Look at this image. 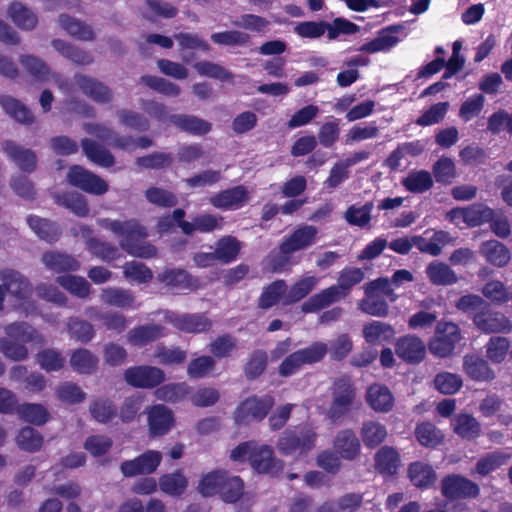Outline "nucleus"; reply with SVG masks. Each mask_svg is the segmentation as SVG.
<instances>
[{"instance_id":"nucleus-1","label":"nucleus","mask_w":512,"mask_h":512,"mask_svg":"<svg viewBox=\"0 0 512 512\" xmlns=\"http://www.w3.org/2000/svg\"><path fill=\"white\" fill-rule=\"evenodd\" d=\"M97 224L102 228L111 231L120 238L119 244L129 255L149 259L157 254V249L151 243L144 241L147 237L146 229L136 220L125 221L101 218Z\"/></svg>"},{"instance_id":"nucleus-2","label":"nucleus","mask_w":512,"mask_h":512,"mask_svg":"<svg viewBox=\"0 0 512 512\" xmlns=\"http://www.w3.org/2000/svg\"><path fill=\"white\" fill-rule=\"evenodd\" d=\"M364 279V272L360 268H346L340 272L336 285H332L305 301L301 310L304 313H313L345 298L352 287Z\"/></svg>"},{"instance_id":"nucleus-3","label":"nucleus","mask_w":512,"mask_h":512,"mask_svg":"<svg viewBox=\"0 0 512 512\" xmlns=\"http://www.w3.org/2000/svg\"><path fill=\"white\" fill-rule=\"evenodd\" d=\"M0 311L4 309V300L6 293H9L16 300L23 302L20 306L23 308L25 315L34 313L36 308L33 304L24 302L32 294V286L29 280L20 272L5 269L0 272Z\"/></svg>"},{"instance_id":"nucleus-4","label":"nucleus","mask_w":512,"mask_h":512,"mask_svg":"<svg viewBox=\"0 0 512 512\" xmlns=\"http://www.w3.org/2000/svg\"><path fill=\"white\" fill-rule=\"evenodd\" d=\"M318 235V229L313 225H302L286 236L280 244V252L283 256L271 259L274 271H281L288 262L287 256L294 252L305 250L312 246Z\"/></svg>"},{"instance_id":"nucleus-5","label":"nucleus","mask_w":512,"mask_h":512,"mask_svg":"<svg viewBox=\"0 0 512 512\" xmlns=\"http://www.w3.org/2000/svg\"><path fill=\"white\" fill-rule=\"evenodd\" d=\"M274 405V399L270 395L263 397L252 396L245 399L235 411V421L238 424H249L263 420Z\"/></svg>"},{"instance_id":"nucleus-6","label":"nucleus","mask_w":512,"mask_h":512,"mask_svg":"<svg viewBox=\"0 0 512 512\" xmlns=\"http://www.w3.org/2000/svg\"><path fill=\"white\" fill-rule=\"evenodd\" d=\"M460 339V331L456 324L439 322L436 326V335L429 342L428 348L437 357H447L453 352Z\"/></svg>"},{"instance_id":"nucleus-7","label":"nucleus","mask_w":512,"mask_h":512,"mask_svg":"<svg viewBox=\"0 0 512 512\" xmlns=\"http://www.w3.org/2000/svg\"><path fill=\"white\" fill-rule=\"evenodd\" d=\"M19 62L36 81H54L59 89L65 93H70L67 81H65L59 74L51 71L47 64L40 58L33 55H22Z\"/></svg>"},{"instance_id":"nucleus-8","label":"nucleus","mask_w":512,"mask_h":512,"mask_svg":"<svg viewBox=\"0 0 512 512\" xmlns=\"http://www.w3.org/2000/svg\"><path fill=\"white\" fill-rule=\"evenodd\" d=\"M473 322L479 330L486 334L512 331L511 320L501 312L491 311L488 304L474 314Z\"/></svg>"},{"instance_id":"nucleus-9","label":"nucleus","mask_w":512,"mask_h":512,"mask_svg":"<svg viewBox=\"0 0 512 512\" xmlns=\"http://www.w3.org/2000/svg\"><path fill=\"white\" fill-rule=\"evenodd\" d=\"M69 183L85 192L103 195L108 191V184L105 180L81 166H73L68 174Z\"/></svg>"},{"instance_id":"nucleus-10","label":"nucleus","mask_w":512,"mask_h":512,"mask_svg":"<svg viewBox=\"0 0 512 512\" xmlns=\"http://www.w3.org/2000/svg\"><path fill=\"white\" fill-rule=\"evenodd\" d=\"M355 398V390L347 377L338 379L334 384L333 403L329 410L331 419L336 420L348 412Z\"/></svg>"},{"instance_id":"nucleus-11","label":"nucleus","mask_w":512,"mask_h":512,"mask_svg":"<svg viewBox=\"0 0 512 512\" xmlns=\"http://www.w3.org/2000/svg\"><path fill=\"white\" fill-rule=\"evenodd\" d=\"M161 461L162 454L159 451L148 450L133 460L124 461L120 469L125 477L151 474L158 468Z\"/></svg>"},{"instance_id":"nucleus-12","label":"nucleus","mask_w":512,"mask_h":512,"mask_svg":"<svg viewBox=\"0 0 512 512\" xmlns=\"http://www.w3.org/2000/svg\"><path fill=\"white\" fill-rule=\"evenodd\" d=\"M125 380L128 384L140 388H152L165 379L164 372L154 366L130 367L125 371Z\"/></svg>"},{"instance_id":"nucleus-13","label":"nucleus","mask_w":512,"mask_h":512,"mask_svg":"<svg viewBox=\"0 0 512 512\" xmlns=\"http://www.w3.org/2000/svg\"><path fill=\"white\" fill-rule=\"evenodd\" d=\"M452 242L450 234L443 230H426L421 236H413L415 247L422 253L438 256L443 247Z\"/></svg>"},{"instance_id":"nucleus-14","label":"nucleus","mask_w":512,"mask_h":512,"mask_svg":"<svg viewBox=\"0 0 512 512\" xmlns=\"http://www.w3.org/2000/svg\"><path fill=\"white\" fill-rule=\"evenodd\" d=\"M316 433L311 429L303 430L299 435L296 432H284L279 439L278 448L284 454L295 451L306 452L315 446Z\"/></svg>"},{"instance_id":"nucleus-15","label":"nucleus","mask_w":512,"mask_h":512,"mask_svg":"<svg viewBox=\"0 0 512 512\" xmlns=\"http://www.w3.org/2000/svg\"><path fill=\"white\" fill-rule=\"evenodd\" d=\"M249 200V191L242 185L226 189L210 197V203L215 208L222 210H237Z\"/></svg>"},{"instance_id":"nucleus-16","label":"nucleus","mask_w":512,"mask_h":512,"mask_svg":"<svg viewBox=\"0 0 512 512\" xmlns=\"http://www.w3.org/2000/svg\"><path fill=\"white\" fill-rule=\"evenodd\" d=\"M442 493L450 499L476 497L479 487L476 483L459 475H450L442 480Z\"/></svg>"},{"instance_id":"nucleus-17","label":"nucleus","mask_w":512,"mask_h":512,"mask_svg":"<svg viewBox=\"0 0 512 512\" xmlns=\"http://www.w3.org/2000/svg\"><path fill=\"white\" fill-rule=\"evenodd\" d=\"M250 464L259 473L276 475L283 469L281 461L273 456V451L268 446L254 445L250 454Z\"/></svg>"},{"instance_id":"nucleus-18","label":"nucleus","mask_w":512,"mask_h":512,"mask_svg":"<svg viewBox=\"0 0 512 512\" xmlns=\"http://www.w3.org/2000/svg\"><path fill=\"white\" fill-rule=\"evenodd\" d=\"M395 352L405 362L416 364L424 359L426 346L420 338L414 335H406L396 342Z\"/></svg>"},{"instance_id":"nucleus-19","label":"nucleus","mask_w":512,"mask_h":512,"mask_svg":"<svg viewBox=\"0 0 512 512\" xmlns=\"http://www.w3.org/2000/svg\"><path fill=\"white\" fill-rule=\"evenodd\" d=\"M157 281L171 290H193L198 284L186 270L179 268L166 269L157 275Z\"/></svg>"},{"instance_id":"nucleus-20","label":"nucleus","mask_w":512,"mask_h":512,"mask_svg":"<svg viewBox=\"0 0 512 512\" xmlns=\"http://www.w3.org/2000/svg\"><path fill=\"white\" fill-rule=\"evenodd\" d=\"M149 431L152 436L166 434L174 424L172 411L164 405H155L147 410Z\"/></svg>"},{"instance_id":"nucleus-21","label":"nucleus","mask_w":512,"mask_h":512,"mask_svg":"<svg viewBox=\"0 0 512 512\" xmlns=\"http://www.w3.org/2000/svg\"><path fill=\"white\" fill-rule=\"evenodd\" d=\"M167 319L177 329L187 333H201L211 327V322L201 314H170Z\"/></svg>"},{"instance_id":"nucleus-22","label":"nucleus","mask_w":512,"mask_h":512,"mask_svg":"<svg viewBox=\"0 0 512 512\" xmlns=\"http://www.w3.org/2000/svg\"><path fill=\"white\" fill-rule=\"evenodd\" d=\"M366 402L374 411L387 413L394 406V397L388 387L376 383L368 387Z\"/></svg>"},{"instance_id":"nucleus-23","label":"nucleus","mask_w":512,"mask_h":512,"mask_svg":"<svg viewBox=\"0 0 512 512\" xmlns=\"http://www.w3.org/2000/svg\"><path fill=\"white\" fill-rule=\"evenodd\" d=\"M74 79L79 89L94 101L106 103L112 99L109 88L98 80L83 74H76Z\"/></svg>"},{"instance_id":"nucleus-24","label":"nucleus","mask_w":512,"mask_h":512,"mask_svg":"<svg viewBox=\"0 0 512 512\" xmlns=\"http://www.w3.org/2000/svg\"><path fill=\"white\" fill-rule=\"evenodd\" d=\"M333 447L335 451L345 460H354L360 454V441L350 429L341 430L337 433Z\"/></svg>"},{"instance_id":"nucleus-25","label":"nucleus","mask_w":512,"mask_h":512,"mask_svg":"<svg viewBox=\"0 0 512 512\" xmlns=\"http://www.w3.org/2000/svg\"><path fill=\"white\" fill-rule=\"evenodd\" d=\"M4 331L11 340L33 343L40 346L45 344L44 336L26 322H14L6 325Z\"/></svg>"},{"instance_id":"nucleus-26","label":"nucleus","mask_w":512,"mask_h":512,"mask_svg":"<svg viewBox=\"0 0 512 512\" xmlns=\"http://www.w3.org/2000/svg\"><path fill=\"white\" fill-rule=\"evenodd\" d=\"M223 225V217L213 214H201L193 217L191 222H182L181 230L187 235H191L196 231L209 233L222 229Z\"/></svg>"},{"instance_id":"nucleus-27","label":"nucleus","mask_w":512,"mask_h":512,"mask_svg":"<svg viewBox=\"0 0 512 512\" xmlns=\"http://www.w3.org/2000/svg\"><path fill=\"white\" fill-rule=\"evenodd\" d=\"M7 14L11 21L22 30H33L38 24L37 14L30 7L18 1L9 5Z\"/></svg>"},{"instance_id":"nucleus-28","label":"nucleus","mask_w":512,"mask_h":512,"mask_svg":"<svg viewBox=\"0 0 512 512\" xmlns=\"http://www.w3.org/2000/svg\"><path fill=\"white\" fill-rule=\"evenodd\" d=\"M479 253L493 266L504 267L511 258L509 249L497 240H488L481 244Z\"/></svg>"},{"instance_id":"nucleus-29","label":"nucleus","mask_w":512,"mask_h":512,"mask_svg":"<svg viewBox=\"0 0 512 512\" xmlns=\"http://www.w3.org/2000/svg\"><path fill=\"white\" fill-rule=\"evenodd\" d=\"M166 335L163 326L157 324H146L131 329L127 334V340L135 346H145Z\"/></svg>"},{"instance_id":"nucleus-30","label":"nucleus","mask_w":512,"mask_h":512,"mask_svg":"<svg viewBox=\"0 0 512 512\" xmlns=\"http://www.w3.org/2000/svg\"><path fill=\"white\" fill-rule=\"evenodd\" d=\"M59 26L70 36L81 41H93L95 32L93 28L68 14H61L58 17Z\"/></svg>"},{"instance_id":"nucleus-31","label":"nucleus","mask_w":512,"mask_h":512,"mask_svg":"<svg viewBox=\"0 0 512 512\" xmlns=\"http://www.w3.org/2000/svg\"><path fill=\"white\" fill-rule=\"evenodd\" d=\"M373 202L365 204L356 203L347 208L344 213V219L351 226L359 228H370L372 220Z\"/></svg>"},{"instance_id":"nucleus-32","label":"nucleus","mask_w":512,"mask_h":512,"mask_svg":"<svg viewBox=\"0 0 512 512\" xmlns=\"http://www.w3.org/2000/svg\"><path fill=\"white\" fill-rule=\"evenodd\" d=\"M42 263L55 272L77 271L80 268L79 261L74 257L56 251L44 253Z\"/></svg>"},{"instance_id":"nucleus-33","label":"nucleus","mask_w":512,"mask_h":512,"mask_svg":"<svg viewBox=\"0 0 512 512\" xmlns=\"http://www.w3.org/2000/svg\"><path fill=\"white\" fill-rule=\"evenodd\" d=\"M426 275L433 285L447 286L458 281L456 273L445 263L433 261L426 267Z\"/></svg>"},{"instance_id":"nucleus-34","label":"nucleus","mask_w":512,"mask_h":512,"mask_svg":"<svg viewBox=\"0 0 512 512\" xmlns=\"http://www.w3.org/2000/svg\"><path fill=\"white\" fill-rule=\"evenodd\" d=\"M319 279L316 276L306 275L296 281L287 294L284 296V305H290L304 299L318 285Z\"/></svg>"},{"instance_id":"nucleus-35","label":"nucleus","mask_w":512,"mask_h":512,"mask_svg":"<svg viewBox=\"0 0 512 512\" xmlns=\"http://www.w3.org/2000/svg\"><path fill=\"white\" fill-rule=\"evenodd\" d=\"M463 368L466 374L476 381H490L494 378V372L487 362L475 355L464 357Z\"/></svg>"},{"instance_id":"nucleus-36","label":"nucleus","mask_w":512,"mask_h":512,"mask_svg":"<svg viewBox=\"0 0 512 512\" xmlns=\"http://www.w3.org/2000/svg\"><path fill=\"white\" fill-rule=\"evenodd\" d=\"M403 187L414 194H421L433 186V177L426 170H412L401 180Z\"/></svg>"},{"instance_id":"nucleus-37","label":"nucleus","mask_w":512,"mask_h":512,"mask_svg":"<svg viewBox=\"0 0 512 512\" xmlns=\"http://www.w3.org/2000/svg\"><path fill=\"white\" fill-rule=\"evenodd\" d=\"M100 300L109 306L118 308H133L135 298L130 290L108 287L102 290Z\"/></svg>"},{"instance_id":"nucleus-38","label":"nucleus","mask_w":512,"mask_h":512,"mask_svg":"<svg viewBox=\"0 0 512 512\" xmlns=\"http://www.w3.org/2000/svg\"><path fill=\"white\" fill-rule=\"evenodd\" d=\"M395 331L393 327L381 321H372L363 327V337L366 342L376 345L393 338Z\"/></svg>"},{"instance_id":"nucleus-39","label":"nucleus","mask_w":512,"mask_h":512,"mask_svg":"<svg viewBox=\"0 0 512 512\" xmlns=\"http://www.w3.org/2000/svg\"><path fill=\"white\" fill-rule=\"evenodd\" d=\"M3 149L22 170L28 172L34 170L36 165V156L31 150L24 149L11 141L5 142L3 144Z\"/></svg>"},{"instance_id":"nucleus-40","label":"nucleus","mask_w":512,"mask_h":512,"mask_svg":"<svg viewBox=\"0 0 512 512\" xmlns=\"http://www.w3.org/2000/svg\"><path fill=\"white\" fill-rule=\"evenodd\" d=\"M408 477L413 485L418 488H428L436 480V474L432 467L420 461L409 465Z\"/></svg>"},{"instance_id":"nucleus-41","label":"nucleus","mask_w":512,"mask_h":512,"mask_svg":"<svg viewBox=\"0 0 512 512\" xmlns=\"http://www.w3.org/2000/svg\"><path fill=\"white\" fill-rule=\"evenodd\" d=\"M52 46L62 56L79 65H89L93 62V56L88 51L75 47L64 40L55 39Z\"/></svg>"},{"instance_id":"nucleus-42","label":"nucleus","mask_w":512,"mask_h":512,"mask_svg":"<svg viewBox=\"0 0 512 512\" xmlns=\"http://www.w3.org/2000/svg\"><path fill=\"white\" fill-rule=\"evenodd\" d=\"M170 122L183 131L193 134H206L211 130V124L192 115H172Z\"/></svg>"},{"instance_id":"nucleus-43","label":"nucleus","mask_w":512,"mask_h":512,"mask_svg":"<svg viewBox=\"0 0 512 512\" xmlns=\"http://www.w3.org/2000/svg\"><path fill=\"white\" fill-rule=\"evenodd\" d=\"M241 250V243L233 236H224L215 244V256L221 263H231L236 260Z\"/></svg>"},{"instance_id":"nucleus-44","label":"nucleus","mask_w":512,"mask_h":512,"mask_svg":"<svg viewBox=\"0 0 512 512\" xmlns=\"http://www.w3.org/2000/svg\"><path fill=\"white\" fill-rule=\"evenodd\" d=\"M453 431L462 438L474 439L481 433L479 422L469 414H459L452 421Z\"/></svg>"},{"instance_id":"nucleus-45","label":"nucleus","mask_w":512,"mask_h":512,"mask_svg":"<svg viewBox=\"0 0 512 512\" xmlns=\"http://www.w3.org/2000/svg\"><path fill=\"white\" fill-rule=\"evenodd\" d=\"M86 315L93 320H102L103 325L110 330L122 332L127 327L125 316L117 312L102 313L96 307H89L86 309Z\"/></svg>"},{"instance_id":"nucleus-46","label":"nucleus","mask_w":512,"mask_h":512,"mask_svg":"<svg viewBox=\"0 0 512 512\" xmlns=\"http://www.w3.org/2000/svg\"><path fill=\"white\" fill-rule=\"evenodd\" d=\"M386 427L377 421H366L361 427V437L366 447L374 448L387 437Z\"/></svg>"},{"instance_id":"nucleus-47","label":"nucleus","mask_w":512,"mask_h":512,"mask_svg":"<svg viewBox=\"0 0 512 512\" xmlns=\"http://www.w3.org/2000/svg\"><path fill=\"white\" fill-rule=\"evenodd\" d=\"M18 416L25 422H29L34 425H43L49 419V413L47 409L37 403H24L19 405L17 408Z\"/></svg>"},{"instance_id":"nucleus-48","label":"nucleus","mask_w":512,"mask_h":512,"mask_svg":"<svg viewBox=\"0 0 512 512\" xmlns=\"http://www.w3.org/2000/svg\"><path fill=\"white\" fill-rule=\"evenodd\" d=\"M56 282L72 295L79 298H86L91 292V285L89 282L80 276L76 275H63L56 279Z\"/></svg>"},{"instance_id":"nucleus-49","label":"nucleus","mask_w":512,"mask_h":512,"mask_svg":"<svg viewBox=\"0 0 512 512\" xmlns=\"http://www.w3.org/2000/svg\"><path fill=\"white\" fill-rule=\"evenodd\" d=\"M15 441L21 450L33 453L41 449L44 439L40 432L27 426L19 431Z\"/></svg>"},{"instance_id":"nucleus-50","label":"nucleus","mask_w":512,"mask_h":512,"mask_svg":"<svg viewBox=\"0 0 512 512\" xmlns=\"http://www.w3.org/2000/svg\"><path fill=\"white\" fill-rule=\"evenodd\" d=\"M27 222L40 239L47 242H54L58 239L60 232L54 223L37 216H29Z\"/></svg>"},{"instance_id":"nucleus-51","label":"nucleus","mask_w":512,"mask_h":512,"mask_svg":"<svg viewBox=\"0 0 512 512\" xmlns=\"http://www.w3.org/2000/svg\"><path fill=\"white\" fill-rule=\"evenodd\" d=\"M82 147L85 155L92 162L102 167H110L114 164V157L112 154L94 141L84 139L82 141Z\"/></svg>"},{"instance_id":"nucleus-52","label":"nucleus","mask_w":512,"mask_h":512,"mask_svg":"<svg viewBox=\"0 0 512 512\" xmlns=\"http://www.w3.org/2000/svg\"><path fill=\"white\" fill-rule=\"evenodd\" d=\"M287 294V285L284 280H277L271 283L262 293L259 299V306L268 309L279 301L284 304V296Z\"/></svg>"},{"instance_id":"nucleus-53","label":"nucleus","mask_w":512,"mask_h":512,"mask_svg":"<svg viewBox=\"0 0 512 512\" xmlns=\"http://www.w3.org/2000/svg\"><path fill=\"white\" fill-rule=\"evenodd\" d=\"M98 364V359L87 349H78L70 357L71 367L82 374L92 373Z\"/></svg>"},{"instance_id":"nucleus-54","label":"nucleus","mask_w":512,"mask_h":512,"mask_svg":"<svg viewBox=\"0 0 512 512\" xmlns=\"http://www.w3.org/2000/svg\"><path fill=\"white\" fill-rule=\"evenodd\" d=\"M159 486L164 493L170 496H179L186 490L188 481L182 473L174 472L162 475L159 479Z\"/></svg>"},{"instance_id":"nucleus-55","label":"nucleus","mask_w":512,"mask_h":512,"mask_svg":"<svg viewBox=\"0 0 512 512\" xmlns=\"http://www.w3.org/2000/svg\"><path fill=\"white\" fill-rule=\"evenodd\" d=\"M415 436L418 442L425 447H435L444 438L442 432L430 422H424L416 426Z\"/></svg>"},{"instance_id":"nucleus-56","label":"nucleus","mask_w":512,"mask_h":512,"mask_svg":"<svg viewBox=\"0 0 512 512\" xmlns=\"http://www.w3.org/2000/svg\"><path fill=\"white\" fill-rule=\"evenodd\" d=\"M376 468L385 474L392 475L396 472L400 460L395 449L391 447H382L375 456Z\"/></svg>"},{"instance_id":"nucleus-57","label":"nucleus","mask_w":512,"mask_h":512,"mask_svg":"<svg viewBox=\"0 0 512 512\" xmlns=\"http://www.w3.org/2000/svg\"><path fill=\"white\" fill-rule=\"evenodd\" d=\"M0 104L11 117L21 123H31L33 115L20 101L10 96H2Z\"/></svg>"},{"instance_id":"nucleus-58","label":"nucleus","mask_w":512,"mask_h":512,"mask_svg":"<svg viewBox=\"0 0 512 512\" xmlns=\"http://www.w3.org/2000/svg\"><path fill=\"white\" fill-rule=\"evenodd\" d=\"M123 274L128 281L148 283L153 278V272L145 264L138 261H130L123 265Z\"/></svg>"},{"instance_id":"nucleus-59","label":"nucleus","mask_w":512,"mask_h":512,"mask_svg":"<svg viewBox=\"0 0 512 512\" xmlns=\"http://www.w3.org/2000/svg\"><path fill=\"white\" fill-rule=\"evenodd\" d=\"M227 473L217 470L210 472L202 477L199 482L198 490L203 496H211L216 493L220 494L221 486L225 481Z\"/></svg>"},{"instance_id":"nucleus-60","label":"nucleus","mask_w":512,"mask_h":512,"mask_svg":"<svg viewBox=\"0 0 512 512\" xmlns=\"http://www.w3.org/2000/svg\"><path fill=\"white\" fill-rule=\"evenodd\" d=\"M378 134L379 128L373 124H357L351 127L345 135V144L350 145L356 142L374 139Z\"/></svg>"},{"instance_id":"nucleus-61","label":"nucleus","mask_w":512,"mask_h":512,"mask_svg":"<svg viewBox=\"0 0 512 512\" xmlns=\"http://www.w3.org/2000/svg\"><path fill=\"white\" fill-rule=\"evenodd\" d=\"M67 330L71 338L82 343H87L94 337L93 326L79 318H70L67 321Z\"/></svg>"},{"instance_id":"nucleus-62","label":"nucleus","mask_w":512,"mask_h":512,"mask_svg":"<svg viewBox=\"0 0 512 512\" xmlns=\"http://www.w3.org/2000/svg\"><path fill=\"white\" fill-rule=\"evenodd\" d=\"M359 308L362 312L376 317L387 316L389 310L386 301L378 298L375 293L365 294L359 303Z\"/></svg>"},{"instance_id":"nucleus-63","label":"nucleus","mask_w":512,"mask_h":512,"mask_svg":"<svg viewBox=\"0 0 512 512\" xmlns=\"http://www.w3.org/2000/svg\"><path fill=\"white\" fill-rule=\"evenodd\" d=\"M510 342L505 337H491L486 345V356L493 363H501L509 350Z\"/></svg>"},{"instance_id":"nucleus-64","label":"nucleus","mask_w":512,"mask_h":512,"mask_svg":"<svg viewBox=\"0 0 512 512\" xmlns=\"http://www.w3.org/2000/svg\"><path fill=\"white\" fill-rule=\"evenodd\" d=\"M216 361L211 356H200L190 361L187 374L190 378H204L214 370Z\"/></svg>"}]
</instances>
